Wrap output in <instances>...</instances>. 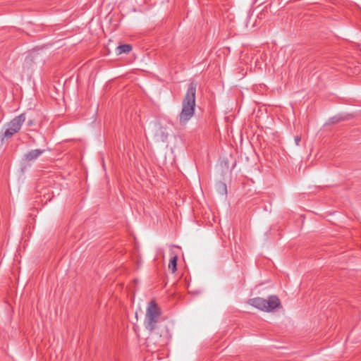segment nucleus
Returning <instances> with one entry per match:
<instances>
[{"label":"nucleus","instance_id":"1","mask_svg":"<svg viewBox=\"0 0 361 361\" xmlns=\"http://www.w3.org/2000/svg\"><path fill=\"white\" fill-rule=\"evenodd\" d=\"M197 83L191 82L188 86L182 102V109L178 115L179 122L181 126H185L193 116L195 107Z\"/></svg>","mask_w":361,"mask_h":361},{"label":"nucleus","instance_id":"11","mask_svg":"<svg viewBox=\"0 0 361 361\" xmlns=\"http://www.w3.org/2000/svg\"><path fill=\"white\" fill-rule=\"evenodd\" d=\"M34 125H35V121H34V120L30 119V120H29V121H27V126H34Z\"/></svg>","mask_w":361,"mask_h":361},{"label":"nucleus","instance_id":"4","mask_svg":"<svg viewBox=\"0 0 361 361\" xmlns=\"http://www.w3.org/2000/svg\"><path fill=\"white\" fill-rule=\"evenodd\" d=\"M25 114L23 113L13 118L11 121L4 125V131L2 133V140L11 138L16 133H18L25 121Z\"/></svg>","mask_w":361,"mask_h":361},{"label":"nucleus","instance_id":"6","mask_svg":"<svg viewBox=\"0 0 361 361\" xmlns=\"http://www.w3.org/2000/svg\"><path fill=\"white\" fill-rule=\"evenodd\" d=\"M44 149H33L24 155V160L30 162L36 160L44 153Z\"/></svg>","mask_w":361,"mask_h":361},{"label":"nucleus","instance_id":"2","mask_svg":"<svg viewBox=\"0 0 361 361\" xmlns=\"http://www.w3.org/2000/svg\"><path fill=\"white\" fill-rule=\"evenodd\" d=\"M161 314L160 307L155 300H152L147 307L144 325L145 328L152 332L157 327Z\"/></svg>","mask_w":361,"mask_h":361},{"label":"nucleus","instance_id":"3","mask_svg":"<svg viewBox=\"0 0 361 361\" xmlns=\"http://www.w3.org/2000/svg\"><path fill=\"white\" fill-rule=\"evenodd\" d=\"M248 304L264 312H271L280 307L281 301L276 295H270L268 299L254 298L248 300Z\"/></svg>","mask_w":361,"mask_h":361},{"label":"nucleus","instance_id":"8","mask_svg":"<svg viewBox=\"0 0 361 361\" xmlns=\"http://www.w3.org/2000/svg\"><path fill=\"white\" fill-rule=\"evenodd\" d=\"M132 50V46L130 44H122L116 48L117 54L129 53Z\"/></svg>","mask_w":361,"mask_h":361},{"label":"nucleus","instance_id":"7","mask_svg":"<svg viewBox=\"0 0 361 361\" xmlns=\"http://www.w3.org/2000/svg\"><path fill=\"white\" fill-rule=\"evenodd\" d=\"M155 138L157 142H166L168 138V133H165L161 126H159V129L155 133Z\"/></svg>","mask_w":361,"mask_h":361},{"label":"nucleus","instance_id":"5","mask_svg":"<svg viewBox=\"0 0 361 361\" xmlns=\"http://www.w3.org/2000/svg\"><path fill=\"white\" fill-rule=\"evenodd\" d=\"M42 61L39 54L35 51L30 53L25 59V63L27 66H31L32 63H37Z\"/></svg>","mask_w":361,"mask_h":361},{"label":"nucleus","instance_id":"9","mask_svg":"<svg viewBox=\"0 0 361 361\" xmlns=\"http://www.w3.org/2000/svg\"><path fill=\"white\" fill-rule=\"evenodd\" d=\"M177 261L178 257L175 255L171 259L169 262V269H171L173 273L177 270Z\"/></svg>","mask_w":361,"mask_h":361},{"label":"nucleus","instance_id":"10","mask_svg":"<svg viewBox=\"0 0 361 361\" xmlns=\"http://www.w3.org/2000/svg\"><path fill=\"white\" fill-rule=\"evenodd\" d=\"M301 140V137L300 136H295V142L296 145H299Z\"/></svg>","mask_w":361,"mask_h":361}]
</instances>
